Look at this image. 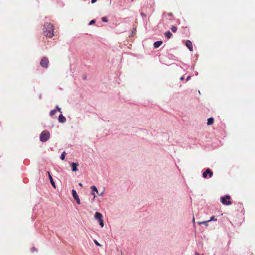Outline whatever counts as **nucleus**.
<instances>
[{
    "mask_svg": "<svg viewBox=\"0 0 255 255\" xmlns=\"http://www.w3.org/2000/svg\"><path fill=\"white\" fill-rule=\"evenodd\" d=\"M172 31L174 33L176 32L177 31V28L176 27L173 26L171 28Z\"/></svg>",
    "mask_w": 255,
    "mask_h": 255,
    "instance_id": "nucleus-18",
    "label": "nucleus"
},
{
    "mask_svg": "<svg viewBox=\"0 0 255 255\" xmlns=\"http://www.w3.org/2000/svg\"><path fill=\"white\" fill-rule=\"evenodd\" d=\"M96 1H97V0H91V2H92V3H95Z\"/></svg>",
    "mask_w": 255,
    "mask_h": 255,
    "instance_id": "nucleus-28",
    "label": "nucleus"
},
{
    "mask_svg": "<svg viewBox=\"0 0 255 255\" xmlns=\"http://www.w3.org/2000/svg\"><path fill=\"white\" fill-rule=\"evenodd\" d=\"M190 78V76H188L187 78V80H188Z\"/></svg>",
    "mask_w": 255,
    "mask_h": 255,
    "instance_id": "nucleus-31",
    "label": "nucleus"
},
{
    "mask_svg": "<svg viewBox=\"0 0 255 255\" xmlns=\"http://www.w3.org/2000/svg\"><path fill=\"white\" fill-rule=\"evenodd\" d=\"M195 255H199L198 253L196 252V253H195Z\"/></svg>",
    "mask_w": 255,
    "mask_h": 255,
    "instance_id": "nucleus-32",
    "label": "nucleus"
},
{
    "mask_svg": "<svg viewBox=\"0 0 255 255\" xmlns=\"http://www.w3.org/2000/svg\"><path fill=\"white\" fill-rule=\"evenodd\" d=\"M56 113V110H52L50 111V115L51 116H53Z\"/></svg>",
    "mask_w": 255,
    "mask_h": 255,
    "instance_id": "nucleus-19",
    "label": "nucleus"
},
{
    "mask_svg": "<svg viewBox=\"0 0 255 255\" xmlns=\"http://www.w3.org/2000/svg\"><path fill=\"white\" fill-rule=\"evenodd\" d=\"M221 203L225 205H229L232 204L230 201V196L228 195L221 197Z\"/></svg>",
    "mask_w": 255,
    "mask_h": 255,
    "instance_id": "nucleus-3",
    "label": "nucleus"
},
{
    "mask_svg": "<svg viewBox=\"0 0 255 255\" xmlns=\"http://www.w3.org/2000/svg\"><path fill=\"white\" fill-rule=\"evenodd\" d=\"M95 22V20H91V21L90 22L89 24H90V25L93 24H94Z\"/></svg>",
    "mask_w": 255,
    "mask_h": 255,
    "instance_id": "nucleus-25",
    "label": "nucleus"
},
{
    "mask_svg": "<svg viewBox=\"0 0 255 255\" xmlns=\"http://www.w3.org/2000/svg\"><path fill=\"white\" fill-rule=\"evenodd\" d=\"M56 109H57L58 111H59L60 112H61V108L60 107H59L58 106H56Z\"/></svg>",
    "mask_w": 255,
    "mask_h": 255,
    "instance_id": "nucleus-24",
    "label": "nucleus"
},
{
    "mask_svg": "<svg viewBox=\"0 0 255 255\" xmlns=\"http://www.w3.org/2000/svg\"><path fill=\"white\" fill-rule=\"evenodd\" d=\"M209 175L210 177H211L213 176V172L209 169H207L205 172L203 173V177L204 178H207V175Z\"/></svg>",
    "mask_w": 255,
    "mask_h": 255,
    "instance_id": "nucleus-7",
    "label": "nucleus"
},
{
    "mask_svg": "<svg viewBox=\"0 0 255 255\" xmlns=\"http://www.w3.org/2000/svg\"><path fill=\"white\" fill-rule=\"evenodd\" d=\"M79 186H81V187H82V186H83L82 184V183H79Z\"/></svg>",
    "mask_w": 255,
    "mask_h": 255,
    "instance_id": "nucleus-29",
    "label": "nucleus"
},
{
    "mask_svg": "<svg viewBox=\"0 0 255 255\" xmlns=\"http://www.w3.org/2000/svg\"><path fill=\"white\" fill-rule=\"evenodd\" d=\"M72 196H73V198L75 199V200H76L77 203L78 204H80V199L79 198L78 194H77L76 191L75 190L73 189L72 190Z\"/></svg>",
    "mask_w": 255,
    "mask_h": 255,
    "instance_id": "nucleus-6",
    "label": "nucleus"
},
{
    "mask_svg": "<svg viewBox=\"0 0 255 255\" xmlns=\"http://www.w3.org/2000/svg\"><path fill=\"white\" fill-rule=\"evenodd\" d=\"M31 250H32V251H36V249L35 247H32V248H31Z\"/></svg>",
    "mask_w": 255,
    "mask_h": 255,
    "instance_id": "nucleus-27",
    "label": "nucleus"
},
{
    "mask_svg": "<svg viewBox=\"0 0 255 255\" xmlns=\"http://www.w3.org/2000/svg\"><path fill=\"white\" fill-rule=\"evenodd\" d=\"M102 217L103 216L100 213L98 212L95 213V218L98 220V222H99V224L101 227H103L104 226V222L102 219Z\"/></svg>",
    "mask_w": 255,
    "mask_h": 255,
    "instance_id": "nucleus-4",
    "label": "nucleus"
},
{
    "mask_svg": "<svg viewBox=\"0 0 255 255\" xmlns=\"http://www.w3.org/2000/svg\"><path fill=\"white\" fill-rule=\"evenodd\" d=\"M172 35V34L170 31H167L165 33V36L167 39H170Z\"/></svg>",
    "mask_w": 255,
    "mask_h": 255,
    "instance_id": "nucleus-15",
    "label": "nucleus"
},
{
    "mask_svg": "<svg viewBox=\"0 0 255 255\" xmlns=\"http://www.w3.org/2000/svg\"><path fill=\"white\" fill-rule=\"evenodd\" d=\"M50 138L49 132L44 130L41 132L40 135V140L41 142H45L47 141Z\"/></svg>",
    "mask_w": 255,
    "mask_h": 255,
    "instance_id": "nucleus-2",
    "label": "nucleus"
},
{
    "mask_svg": "<svg viewBox=\"0 0 255 255\" xmlns=\"http://www.w3.org/2000/svg\"><path fill=\"white\" fill-rule=\"evenodd\" d=\"M94 242L95 243V244L98 246H99V247H101V245L96 240H94Z\"/></svg>",
    "mask_w": 255,
    "mask_h": 255,
    "instance_id": "nucleus-21",
    "label": "nucleus"
},
{
    "mask_svg": "<svg viewBox=\"0 0 255 255\" xmlns=\"http://www.w3.org/2000/svg\"><path fill=\"white\" fill-rule=\"evenodd\" d=\"M65 152H64L60 156V158L61 159V160H64L65 159Z\"/></svg>",
    "mask_w": 255,
    "mask_h": 255,
    "instance_id": "nucleus-20",
    "label": "nucleus"
},
{
    "mask_svg": "<svg viewBox=\"0 0 255 255\" xmlns=\"http://www.w3.org/2000/svg\"><path fill=\"white\" fill-rule=\"evenodd\" d=\"M48 63H49L48 59L47 57H44L41 60L40 64L42 67L47 68Z\"/></svg>",
    "mask_w": 255,
    "mask_h": 255,
    "instance_id": "nucleus-5",
    "label": "nucleus"
},
{
    "mask_svg": "<svg viewBox=\"0 0 255 255\" xmlns=\"http://www.w3.org/2000/svg\"><path fill=\"white\" fill-rule=\"evenodd\" d=\"M162 44V41H158L154 43V47L155 48H158L161 44Z\"/></svg>",
    "mask_w": 255,
    "mask_h": 255,
    "instance_id": "nucleus-13",
    "label": "nucleus"
},
{
    "mask_svg": "<svg viewBox=\"0 0 255 255\" xmlns=\"http://www.w3.org/2000/svg\"><path fill=\"white\" fill-rule=\"evenodd\" d=\"M91 194L93 195L94 198H95V197H96V195H95V193H94V191H92Z\"/></svg>",
    "mask_w": 255,
    "mask_h": 255,
    "instance_id": "nucleus-26",
    "label": "nucleus"
},
{
    "mask_svg": "<svg viewBox=\"0 0 255 255\" xmlns=\"http://www.w3.org/2000/svg\"><path fill=\"white\" fill-rule=\"evenodd\" d=\"M186 46L188 47L190 51H193V47L192 42L190 40H187L186 41Z\"/></svg>",
    "mask_w": 255,
    "mask_h": 255,
    "instance_id": "nucleus-8",
    "label": "nucleus"
},
{
    "mask_svg": "<svg viewBox=\"0 0 255 255\" xmlns=\"http://www.w3.org/2000/svg\"><path fill=\"white\" fill-rule=\"evenodd\" d=\"M214 122V119L213 118H209L207 120V125H212Z\"/></svg>",
    "mask_w": 255,
    "mask_h": 255,
    "instance_id": "nucleus-14",
    "label": "nucleus"
},
{
    "mask_svg": "<svg viewBox=\"0 0 255 255\" xmlns=\"http://www.w3.org/2000/svg\"><path fill=\"white\" fill-rule=\"evenodd\" d=\"M48 175H49V178L50 180V183L51 184V185H52V186L54 188H56V185H55V184L53 180V178L51 176V175H50V172H48Z\"/></svg>",
    "mask_w": 255,
    "mask_h": 255,
    "instance_id": "nucleus-12",
    "label": "nucleus"
},
{
    "mask_svg": "<svg viewBox=\"0 0 255 255\" xmlns=\"http://www.w3.org/2000/svg\"><path fill=\"white\" fill-rule=\"evenodd\" d=\"M134 0H131L132 1H133Z\"/></svg>",
    "mask_w": 255,
    "mask_h": 255,
    "instance_id": "nucleus-34",
    "label": "nucleus"
},
{
    "mask_svg": "<svg viewBox=\"0 0 255 255\" xmlns=\"http://www.w3.org/2000/svg\"><path fill=\"white\" fill-rule=\"evenodd\" d=\"M209 222L208 220L206 221L200 222H199V224L201 225L202 224H204L206 226H208V222Z\"/></svg>",
    "mask_w": 255,
    "mask_h": 255,
    "instance_id": "nucleus-17",
    "label": "nucleus"
},
{
    "mask_svg": "<svg viewBox=\"0 0 255 255\" xmlns=\"http://www.w3.org/2000/svg\"><path fill=\"white\" fill-rule=\"evenodd\" d=\"M66 118L62 114L60 115L58 117V121L60 123H64L66 122Z\"/></svg>",
    "mask_w": 255,
    "mask_h": 255,
    "instance_id": "nucleus-9",
    "label": "nucleus"
},
{
    "mask_svg": "<svg viewBox=\"0 0 255 255\" xmlns=\"http://www.w3.org/2000/svg\"><path fill=\"white\" fill-rule=\"evenodd\" d=\"M183 79H184V77H181L180 78V80H183Z\"/></svg>",
    "mask_w": 255,
    "mask_h": 255,
    "instance_id": "nucleus-30",
    "label": "nucleus"
},
{
    "mask_svg": "<svg viewBox=\"0 0 255 255\" xmlns=\"http://www.w3.org/2000/svg\"><path fill=\"white\" fill-rule=\"evenodd\" d=\"M43 34L45 36L52 38L54 35L53 26L52 24L46 23L45 24L43 28Z\"/></svg>",
    "mask_w": 255,
    "mask_h": 255,
    "instance_id": "nucleus-1",
    "label": "nucleus"
},
{
    "mask_svg": "<svg viewBox=\"0 0 255 255\" xmlns=\"http://www.w3.org/2000/svg\"><path fill=\"white\" fill-rule=\"evenodd\" d=\"M91 189H92V191L96 192L97 193H98V190H97V188L96 187V186H94V185H93V186H92L91 187Z\"/></svg>",
    "mask_w": 255,
    "mask_h": 255,
    "instance_id": "nucleus-16",
    "label": "nucleus"
},
{
    "mask_svg": "<svg viewBox=\"0 0 255 255\" xmlns=\"http://www.w3.org/2000/svg\"><path fill=\"white\" fill-rule=\"evenodd\" d=\"M79 165L78 163L73 162L71 164L72 170L73 171L76 172L77 171V166Z\"/></svg>",
    "mask_w": 255,
    "mask_h": 255,
    "instance_id": "nucleus-11",
    "label": "nucleus"
},
{
    "mask_svg": "<svg viewBox=\"0 0 255 255\" xmlns=\"http://www.w3.org/2000/svg\"><path fill=\"white\" fill-rule=\"evenodd\" d=\"M102 21L104 22H108V19L106 17H103L102 18Z\"/></svg>",
    "mask_w": 255,
    "mask_h": 255,
    "instance_id": "nucleus-22",
    "label": "nucleus"
},
{
    "mask_svg": "<svg viewBox=\"0 0 255 255\" xmlns=\"http://www.w3.org/2000/svg\"><path fill=\"white\" fill-rule=\"evenodd\" d=\"M166 19L169 20H173L174 18L173 14L171 12H169L167 15L165 16Z\"/></svg>",
    "mask_w": 255,
    "mask_h": 255,
    "instance_id": "nucleus-10",
    "label": "nucleus"
},
{
    "mask_svg": "<svg viewBox=\"0 0 255 255\" xmlns=\"http://www.w3.org/2000/svg\"><path fill=\"white\" fill-rule=\"evenodd\" d=\"M217 220L216 218H215V217L214 216H212L211 217L210 219L208 221H216Z\"/></svg>",
    "mask_w": 255,
    "mask_h": 255,
    "instance_id": "nucleus-23",
    "label": "nucleus"
},
{
    "mask_svg": "<svg viewBox=\"0 0 255 255\" xmlns=\"http://www.w3.org/2000/svg\"><path fill=\"white\" fill-rule=\"evenodd\" d=\"M193 222H195L194 218H193Z\"/></svg>",
    "mask_w": 255,
    "mask_h": 255,
    "instance_id": "nucleus-33",
    "label": "nucleus"
}]
</instances>
